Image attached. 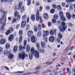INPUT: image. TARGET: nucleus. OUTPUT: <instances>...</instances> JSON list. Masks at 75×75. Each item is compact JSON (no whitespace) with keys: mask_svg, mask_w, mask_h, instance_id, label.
Instances as JSON below:
<instances>
[{"mask_svg":"<svg viewBox=\"0 0 75 75\" xmlns=\"http://www.w3.org/2000/svg\"><path fill=\"white\" fill-rule=\"evenodd\" d=\"M46 9L47 10H50V7L48 6H47L46 7Z\"/></svg>","mask_w":75,"mask_h":75,"instance_id":"nucleus-62","label":"nucleus"},{"mask_svg":"<svg viewBox=\"0 0 75 75\" xmlns=\"http://www.w3.org/2000/svg\"><path fill=\"white\" fill-rule=\"evenodd\" d=\"M6 49H8L10 48V45L9 43H7L6 45Z\"/></svg>","mask_w":75,"mask_h":75,"instance_id":"nucleus-35","label":"nucleus"},{"mask_svg":"<svg viewBox=\"0 0 75 75\" xmlns=\"http://www.w3.org/2000/svg\"><path fill=\"white\" fill-rule=\"evenodd\" d=\"M42 7L40 6V11H42Z\"/></svg>","mask_w":75,"mask_h":75,"instance_id":"nucleus-55","label":"nucleus"},{"mask_svg":"<svg viewBox=\"0 0 75 75\" xmlns=\"http://www.w3.org/2000/svg\"><path fill=\"white\" fill-rule=\"evenodd\" d=\"M22 4V2H20L19 3L18 7V10H20L21 9V7Z\"/></svg>","mask_w":75,"mask_h":75,"instance_id":"nucleus-27","label":"nucleus"},{"mask_svg":"<svg viewBox=\"0 0 75 75\" xmlns=\"http://www.w3.org/2000/svg\"><path fill=\"white\" fill-rule=\"evenodd\" d=\"M61 20L63 21H66V19H65V17H64V16L61 17Z\"/></svg>","mask_w":75,"mask_h":75,"instance_id":"nucleus-39","label":"nucleus"},{"mask_svg":"<svg viewBox=\"0 0 75 75\" xmlns=\"http://www.w3.org/2000/svg\"><path fill=\"white\" fill-rule=\"evenodd\" d=\"M52 6L54 8H57V7H56V6L55 4H53L52 5Z\"/></svg>","mask_w":75,"mask_h":75,"instance_id":"nucleus-59","label":"nucleus"},{"mask_svg":"<svg viewBox=\"0 0 75 75\" xmlns=\"http://www.w3.org/2000/svg\"><path fill=\"white\" fill-rule=\"evenodd\" d=\"M52 22L53 23H57V21H56V20L53 19L52 20Z\"/></svg>","mask_w":75,"mask_h":75,"instance_id":"nucleus-47","label":"nucleus"},{"mask_svg":"<svg viewBox=\"0 0 75 75\" xmlns=\"http://www.w3.org/2000/svg\"><path fill=\"white\" fill-rule=\"evenodd\" d=\"M54 11L55 10L54 9H52L50 11V13H51L52 14H53V13H54Z\"/></svg>","mask_w":75,"mask_h":75,"instance_id":"nucleus-46","label":"nucleus"},{"mask_svg":"<svg viewBox=\"0 0 75 75\" xmlns=\"http://www.w3.org/2000/svg\"><path fill=\"white\" fill-rule=\"evenodd\" d=\"M52 62H48L45 63V64H47V65H50L52 64Z\"/></svg>","mask_w":75,"mask_h":75,"instance_id":"nucleus-53","label":"nucleus"},{"mask_svg":"<svg viewBox=\"0 0 75 75\" xmlns=\"http://www.w3.org/2000/svg\"><path fill=\"white\" fill-rule=\"evenodd\" d=\"M34 54L35 57L36 58H39V54H38V52L37 50H35L34 52Z\"/></svg>","mask_w":75,"mask_h":75,"instance_id":"nucleus-8","label":"nucleus"},{"mask_svg":"<svg viewBox=\"0 0 75 75\" xmlns=\"http://www.w3.org/2000/svg\"><path fill=\"white\" fill-rule=\"evenodd\" d=\"M10 33V32L9 31V30H8L6 33V35H8Z\"/></svg>","mask_w":75,"mask_h":75,"instance_id":"nucleus-45","label":"nucleus"},{"mask_svg":"<svg viewBox=\"0 0 75 75\" xmlns=\"http://www.w3.org/2000/svg\"><path fill=\"white\" fill-rule=\"evenodd\" d=\"M27 45V40H25L24 42V46L23 47V46L21 45H20L19 46V50H22L23 51V49H25V47Z\"/></svg>","mask_w":75,"mask_h":75,"instance_id":"nucleus-4","label":"nucleus"},{"mask_svg":"<svg viewBox=\"0 0 75 75\" xmlns=\"http://www.w3.org/2000/svg\"><path fill=\"white\" fill-rule=\"evenodd\" d=\"M53 32H54V34H56V33L57 32V30L55 29H54L53 30Z\"/></svg>","mask_w":75,"mask_h":75,"instance_id":"nucleus-52","label":"nucleus"},{"mask_svg":"<svg viewBox=\"0 0 75 75\" xmlns=\"http://www.w3.org/2000/svg\"><path fill=\"white\" fill-rule=\"evenodd\" d=\"M57 42H60V39L59 38H57Z\"/></svg>","mask_w":75,"mask_h":75,"instance_id":"nucleus-61","label":"nucleus"},{"mask_svg":"<svg viewBox=\"0 0 75 75\" xmlns=\"http://www.w3.org/2000/svg\"><path fill=\"white\" fill-rule=\"evenodd\" d=\"M36 5L37 6H38L40 5V3L38 2H37L36 4Z\"/></svg>","mask_w":75,"mask_h":75,"instance_id":"nucleus-64","label":"nucleus"},{"mask_svg":"<svg viewBox=\"0 0 75 75\" xmlns=\"http://www.w3.org/2000/svg\"><path fill=\"white\" fill-rule=\"evenodd\" d=\"M57 9L58 10H61V7L59 5H58L57 7Z\"/></svg>","mask_w":75,"mask_h":75,"instance_id":"nucleus-42","label":"nucleus"},{"mask_svg":"<svg viewBox=\"0 0 75 75\" xmlns=\"http://www.w3.org/2000/svg\"><path fill=\"white\" fill-rule=\"evenodd\" d=\"M43 16L45 19H47L49 17L47 13H45L43 14Z\"/></svg>","mask_w":75,"mask_h":75,"instance_id":"nucleus-18","label":"nucleus"},{"mask_svg":"<svg viewBox=\"0 0 75 75\" xmlns=\"http://www.w3.org/2000/svg\"><path fill=\"white\" fill-rule=\"evenodd\" d=\"M24 11V6H22L21 9V13H23V11Z\"/></svg>","mask_w":75,"mask_h":75,"instance_id":"nucleus-43","label":"nucleus"},{"mask_svg":"<svg viewBox=\"0 0 75 75\" xmlns=\"http://www.w3.org/2000/svg\"><path fill=\"white\" fill-rule=\"evenodd\" d=\"M65 23L64 22H62L61 23V25L59 29L62 32H63L67 29V26L65 25Z\"/></svg>","mask_w":75,"mask_h":75,"instance_id":"nucleus-1","label":"nucleus"},{"mask_svg":"<svg viewBox=\"0 0 75 75\" xmlns=\"http://www.w3.org/2000/svg\"><path fill=\"white\" fill-rule=\"evenodd\" d=\"M43 34L44 36H48L49 35V31L48 30L43 31Z\"/></svg>","mask_w":75,"mask_h":75,"instance_id":"nucleus-10","label":"nucleus"},{"mask_svg":"<svg viewBox=\"0 0 75 75\" xmlns=\"http://www.w3.org/2000/svg\"><path fill=\"white\" fill-rule=\"evenodd\" d=\"M39 52H41L42 54H44L45 53V50L43 49H41L39 51Z\"/></svg>","mask_w":75,"mask_h":75,"instance_id":"nucleus-34","label":"nucleus"},{"mask_svg":"<svg viewBox=\"0 0 75 75\" xmlns=\"http://www.w3.org/2000/svg\"><path fill=\"white\" fill-rule=\"evenodd\" d=\"M25 57H27L28 55L27 54H25L24 52H23V53H19V57L20 58H21L22 59H24V58Z\"/></svg>","mask_w":75,"mask_h":75,"instance_id":"nucleus-3","label":"nucleus"},{"mask_svg":"<svg viewBox=\"0 0 75 75\" xmlns=\"http://www.w3.org/2000/svg\"><path fill=\"white\" fill-rule=\"evenodd\" d=\"M20 18V16L19 15L18 16V17H17V19H16V18H14L13 19V20H12V23H16V21H17V20H18V21H19Z\"/></svg>","mask_w":75,"mask_h":75,"instance_id":"nucleus-9","label":"nucleus"},{"mask_svg":"<svg viewBox=\"0 0 75 75\" xmlns=\"http://www.w3.org/2000/svg\"><path fill=\"white\" fill-rule=\"evenodd\" d=\"M0 29L1 30H4L5 29H4V27L1 26V27Z\"/></svg>","mask_w":75,"mask_h":75,"instance_id":"nucleus-54","label":"nucleus"},{"mask_svg":"<svg viewBox=\"0 0 75 75\" xmlns=\"http://www.w3.org/2000/svg\"><path fill=\"white\" fill-rule=\"evenodd\" d=\"M59 15L60 17H61L64 16V14H63V13H62V11H60L59 12Z\"/></svg>","mask_w":75,"mask_h":75,"instance_id":"nucleus-33","label":"nucleus"},{"mask_svg":"<svg viewBox=\"0 0 75 75\" xmlns=\"http://www.w3.org/2000/svg\"><path fill=\"white\" fill-rule=\"evenodd\" d=\"M8 30L10 31V33H11V32H13V31H14L13 28L12 27L10 28L9 29V30Z\"/></svg>","mask_w":75,"mask_h":75,"instance_id":"nucleus-36","label":"nucleus"},{"mask_svg":"<svg viewBox=\"0 0 75 75\" xmlns=\"http://www.w3.org/2000/svg\"><path fill=\"white\" fill-rule=\"evenodd\" d=\"M26 51L28 52H29L30 51V45H27Z\"/></svg>","mask_w":75,"mask_h":75,"instance_id":"nucleus-17","label":"nucleus"},{"mask_svg":"<svg viewBox=\"0 0 75 75\" xmlns=\"http://www.w3.org/2000/svg\"><path fill=\"white\" fill-rule=\"evenodd\" d=\"M41 44L42 48H45V42H41Z\"/></svg>","mask_w":75,"mask_h":75,"instance_id":"nucleus-26","label":"nucleus"},{"mask_svg":"<svg viewBox=\"0 0 75 75\" xmlns=\"http://www.w3.org/2000/svg\"><path fill=\"white\" fill-rule=\"evenodd\" d=\"M49 40L50 42H54V37L53 36H51L49 38Z\"/></svg>","mask_w":75,"mask_h":75,"instance_id":"nucleus-13","label":"nucleus"},{"mask_svg":"<svg viewBox=\"0 0 75 75\" xmlns=\"http://www.w3.org/2000/svg\"><path fill=\"white\" fill-rule=\"evenodd\" d=\"M39 10H37V13L36 14V20L37 21H39L40 20V23H42V18L41 16H40Z\"/></svg>","mask_w":75,"mask_h":75,"instance_id":"nucleus-2","label":"nucleus"},{"mask_svg":"<svg viewBox=\"0 0 75 75\" xmlns=\"http://www.w3.org/2000/svg\"><path fill=\"white\" fill-rule=\"evenodd\" d=\"M48 24L49 27H50V26H51V25H52L51 23L50 22H48Z\"/></svg>","mask_w":75,"mask_h":75,"instance_id":"nucleus-51","label":"nucleus"},{"mask_svg":"<svg viewBox=\"0 0 75 75\" xmlns=\"http://www.w3.org/2000/svg\"><path fill=\"white\" fill-rule=\"evenodd\" d=\"M18 13L17 11H16L14 13V17H18Z\"/></svg>","mask_w":75,"mask_h":75,"instance_id":"nucleus-28","label":"nucleus"},{"mask_svg":"<svg viewBox=\"0 0 75 75\" xmlns=\"http://www.w3.org/2000/svg\"><path fill=\"white\" fill-rule=\"evenodd\" d=\"M33 30L35 33L37 32V30H38V27L37 25H35L34 27Z\"/></svg>","mask_w":75,"mask_h":75,"instance_id":"nucleus-22","label":"nucleus"},{"mask_svg":"<svg viewBox=\"0 0 75 75\" xmlns=\"http://www.w3.org/2000/svg\"><path fill=\"white\" fill-rule=\"evenodd\" d=\"M13 35H11L9 36L8 40L9 41H11L13 40Z\"/></svg>","mask_w":75,"mask_h":75,"instance_id":"nucleus-20","label":"nucleus"},{"mask_svg":"<svg viewBox=\"0 0 75 75\" xmlns=\"http://www.w3.org/2000/svg\"><path fill=\"white\" fill-rule=\"evenodd\" d=\"M19 35L20 36L22 35H23V31L22 30H21L19 31Z\"/></svg>","mask_w":75,"mask_h":75,"instance_id":"nucleus-44","label":"nucleus"},{"mask_svg":"<svg viewBox=\"0 0 75 75\" xmlns=\"http://www.w3.org/2000/svg\"><path fill=\"white\" fill-rule=\"evenodd\" d=\"M27 18V16L26 15H24L22 16V19L23 20H26Z\"/></svg>","mask_w":75,"mask_h":75,"instance_id":"nucleus-32","label":"nucleus"},{"mask_svg":"<svg viewBox=\"0 0 75 75\" xmlns=\"http://www.w3.org/2000/svg\"><path fill=\"white\" fill-rule=\"evenodd\" d=\"M34 47H32L30 49V52L32 53H33V54H34Z\"/></svg>","mask_w":75,"mask_h":75,"instance_id":"nucleus-31","label":"nucleus"},{"mask_svg":"<svg viewBox=\"0 0 75 75\" xmlns=\"http://www.w3.org/2000/svg\"><path fill=\"white\" fill-rule=\"evenodd\" d=\"M22 36H21L19 38V43H20H20L22 41Z\"/></svg>","mask_w":75,"mask_h":75,"instance_id":"nucleus-48","label":"nucleus"},{"mask_svg":"<svg viewBox=\"0 0 75 75\" xmlns=\"http://www.w3.org/2000/svg\"><path fill=\"white\" fill-rule=\"evenodd\" d=\"M66 70L67 71L66 72V74H69V75H70V74H71V71H70V70L69 69V68L68 67L67 68Z\"/></svg>","mask_w":75,"mask_h":75,"instance_id":"nucleus-25","label":"nucleus"},{"mask_svg":"<svg viewBox=\"0 0 75 75\" xmlns=\"http://www.w3.org/2000/svg\"><path fill=\"white\" fill-rule=\"evenodd\" d=\"M17 6H14V10L15 11H17Z\"/></svg>","mask_w":75,"mask_h":75,"instance_id":"nucleus-49","label":"nucleus"},{"mask_svg":"<svg viewBox=\"0 0 75 75\" xmlns=\"http://www.w3.org/2000/svg\"><path fill=\"white\" fill-rule=\"evenodd\" d=\"M31 40L32 43H35V42H36V41L35 40V38L34 35H33L31 36Z\"/></svg>","mask_w":75,"mask_h":75,"instance_id":"nucleus-6","label":"nucleus"},{"mask_svg":"<svg viewBox=\"0 0 75 75\" xmlns=\"http://www.w3.org/2000/svg\"><path fill=\"white\" fill-rule=\"evenodd\" d=\"M18 49V47L16 45L13 47V52H16Z\"/></svg>","mask_w":75,"mask_h":75,"instance_id":"nucleus-21","label":"nucleus"},{"mask_svg":"<svg viewBox=\"0 0 75 75\" xmlns=\"http://www.w3.org/2000/svg\"><path fill=\"white\" fill-rule=\"evenodd\" d=\"M66 16L69 20H71V14L69 13H66Z\"/></svg>","mask_w":75,"mask_h":75,"instance_id":"nucleus-11","label":"nucleus"},{"mask_svg":"<svg viewBox=\"0 0 75 75\" xmlns=\"http://www.w3.org/2000/svg\"><path fill=\"white\" fill-rule=\"evenodd\" d=\"M27 4L28 6H29L31 4V0H28L27 1Z\"/></svg>","mask_w":75,"mask_h":75,"instance_id":"nucleus-37","label":"nucleus"},{"mask_svg":"<svg viewBox=\"0 0 75 75\" xmlns=\"http://www.w3.org/2000/svg\"><path fill=\"white\" fill-rule=\"evenodd\" d=\"M50 34L51 35H54V32L52 30H50Z\"/></svg>","mask_w":75,"mask_h":75,"instance_id":"nucleus-29","label":"nucleus"},{"mask_svg":"<svg viewBox=\"0 0 75 75\" xmlns=\"http://www.w3.org/2000/svg\"><path fill=\"white\" fill-rule=\"evenodd\" d=\"M3 18V16H2V18L0 19V23L1 24H2V23H1L2 22H1V21H2Z\"/></svg>","mask_w":75,"mask_h":75,"instance_id":"nucleus-56","label":"nucleus"},{"mask_svg":"<svg viewBox=\"0 0 75 75\" xmlns=\"http://www.w3.org/2000/svg\"><path fill=\"white\" fill-rule=\"evenodd\" d=\"M41 28V24H39L38 25V31H40Z\"/></svg>","mask_w":75,"mask_h":75,"instance_id":"nucleus-41","label":"nucleus"},{"mask_svg":"<svg viewBox=\"0 0 75 75\" xmlns=\"http://www.w3.org/2000/svg\"><path fill=\"white\" fill-rule=\"evenodd\" d=\"M42 27L43 28H45V25H44V24H42Z\"/></svg>","mask_w":75,"mask_h":75,"instance_id":"nucleus-57","label":"nucleus"},{"mask_svg":"<svg viewBox=\"0 0 75 75\" xmlns=\"http://www.w3.org/2000/svg\"><path fill=\"white\" fill-rule=\"evenodd\" d=\"M58 37H59V38L60 39H61V38H62V35L60 33H59L58 34Z\"/></svg>","mask_w":75,"mask_h":75,"instance_id":"nucleus-30","label":"nucleus"},{"mask_svg":"<svg viewBox=\"0 0 75 75\" xmlns=\"http://www.w3.org/2000/svg\"><path fill=\"white\" fill-rule=\"evenodd\" d=\"M44 41H45V42H47V38H46L44 39Z\"/></svg>","mask_w":75,"mask_h":75,"instance_id":"nucleus-63","label":"nucleus"},{"mask_svg":"<svg viewBox=\"0 0 75 75\" xmlns=\"http://www.w3.org/2000/svg\"><path fill=\"white\" fill-rule=\"evenodd\" d=\"M54 20H57L58 19V16L57 15H54Z\"/></svg>","mask_w":75,"mask_h":75,"instance_id":"nucleus-40","label":"nucleus"},{"mask_svg":"<svg viewBox=\"0 0 75 75\" xmlns=\"http://www.w3.org/2000/svg\"><path fill=\"white\" fill-rule=\"evenodd\" d=\"M11 51H9L7 52V53L6 52H4V54H9L8 56V58L10 59H12L13 58V55L11 54Z\"/></svg>","mask_w":75,"mask_h":75,"instance_id":"nucleus-5","label":"nucleus"},{"mask_svg":"<svg viewBox=\"0 0 75 75\" xmlns=\"http://www.w3.org/2000/svg\"><path fill=\"white\" fill-rule=\"evenodd\" d=\"M72 17L73 19H75V15L74 14H72Z\"/></svg>","mask_w":75,"mask_h":75,"instance_id":"nucleus-58","label":"nucleus"},{"mask_svg":"<svg viewBox=\"0 0 75 75\" xmlns=\"http://www.w3.org/2000/svg\"><path fill=\"white\" fill-rule=\"evenodd\" d=\"M36 47L38 50V52H40L41 48H40V45L39 42H37L36 44Z\"/></svg>","mask_w":75,"mask_h":75,"instance_id":"nucleus-7","label":"nucleus"},{"mask_svg":"<svg viewBox=\"0 0 75 75\" xmlns=\"http://www.w3.org/2000/svg\"><path fill=\"white\" fill-rule=\"evenodd\" d=\"M26 24V21H23L21 23L22 28H24Z\"/></svg>","mask_w":75,"mask_h":75,"instance_id":"nucleus-16","label":"nucleus"},{"mask_svg":"<svg viewBox=\"0 0 75 75\" xmlns=\"http://www.w3.org/2000/svg\"><path fill=\"white\" fill-rule=\"evenodd\" d=\"M41 35V33L39 32L37 33V37H40Z\"/></svg>","mask_w":75,"mask_h":75,"instance_id":"nucleus-38","label":"nucleus"},{"mask_svg":"<svg viewBox=\"0 0 75 75\" xmlns=\"http://www.w3.org/2000/svg\"><path fill=\"white\" fill-rule=\"evenodd\" d=\"M30 25L27 24L26 27V31H28V30L30 29Z\"/></svg>","mask_w":75,"mask_h":75,"instance_id":"nucleus-24","label":"nucleus"},{"mask_svg":"<svg viewBox=\"0 0 75 75\" xmlns=\"http://www.w3.org/2000/svg\"><path fill=\"white\" fill-rule=\"evenodd\" d=\"M75 1V0H66V2H67L68 4H70V3L71 2H74Z\"/></svg>","mask_w":75,"mask_h":75,"instance_id":"nucleus-19","label":"nucleus"},{"mask_svg":"<svg viewBox=\"0 0 75 75\" xmlns=\"http://www.w3.org/2000/svg\"><path fill=\"white\" fill-rule=\"evenodd\" d=\"M16 74H23V71H17L16 72Z\"/></svg>","mask_w":75,"mask_h":75,"instance_id":"nucleus-50","label":"nucleus"},{"mask_svg":"<svg viewBox=\"0 0 75 75\" xmlns=\"http://www.w3.org/2000/svg\"><path fill=\"white\" fill-rule=\"evenodd\" d=\"M33 34V31H28L27 35L28 37H30L31 35H32Z\"/></svg>","mask_w":75,"mask_h":75,"instance_id":"nucleus-15","label":"nucleus"},{"mask_svg":"<svg viewBox=\"0 0 75 75\" xmlns=\"http://www.w3.org/2000/svg\"><path fill=\"white\" fill-rule=\"evenodd\" d=\"M0 43L1 44L3 45L6 43V39H3L1 40L0 41Z\"/></svg>","mask_w":75,"mask_h":75,"instance_id":"nucleus-12","label":"nucleus"},{"mask_svg":"<svg viewBox=\"0 0 75 75\" xmlns=\"http://www.w3.org/2000/svg\"><path fill=\"white\" fill-rule=\"evenodd\" d=\"M20 26V24H18L16 27V29H18L19 28V27Z\"/></svg>","mask_w":75,"mask_h":75,"instance_id":"nucleus-60","label":"nucleus"},{"mask_svg":"<svg viewBox=\"0 0 75 75\" xmlns=\"http://www.w3.org/2000/svg\"><path fill=\"white\" fill-rule=\"evenodd\" d=\"M35 16L34 14H33L31 15L30 17V19L31 20H32V21H34L35 20Z\"/></svg>","mask_w":75,"mask_h":75,"instance_id":"nucleus-14","label":"nucleus"},{"mask_svg":"<svg viewBox=\"0 0 75 75\" xmlns=\"http://www.w3.org/2000/svg\"><path fill=\"white\" fill-rule=\"evenodd\" d=\"M29 58L30 59H31L33 58V56H34V54L33 53H29Z\"/></svg>","mask_w":75,"mask_h":75,"instance_id":"nucleus-23","label":"nucleus"}]
</instances>
